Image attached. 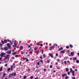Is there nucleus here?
I'll return each instance as SVG.
<instances>
[{
	"mask_svg": "<svg viewBox=\"0 0 79 79\" xmlns=\"http://www.w3.org/2000/svg\"><path fill=\"white\" fill-rule=\"evenodd\" d=\"M77 60V58L76 57H75V58L73 59V61H75V60Z\"/></svg>",
	"mask_w": 79,
	"mask_h": 79,
	"instance_id": "nucleus-25",
	"label": "nucleus"
},
{
	"mask_svg": "<svg viewBox=\"0 0 79 79\" xmlns=\"http://www.w3.org/2000/svg\"><path fill=\"white\" fill-rule=\"evenodd\" d=\"M27 78V76H25L23 77V79H25Z\"/></svg>",
	"mask_w": 79,
	"mask_h": 79,
	"instance_id": "nucleus-26",
	"label": "nucleus"
},
{
	"mask_svg": "<svg viewBox=\"0 0 79 79\" xmlns=\"http://www.w3.org/2000/svg\"><path fill=\"white\" fill-rule=\"evenodd\" d=\"M25 52H23V51H21V54L22 55H23V54H24V53H25Z\"/></svg>",
	"mask_w": 79,
	"mask_h": 79,
	"instance_id": "nucleus-19",
	"label": "nucleus"
},
{
	"mask_svg": "<svg viewBox=\"0 0 79 79\" xmlns=\"http://www.w3.org/2000/svg\"><path fill=\"white\" fill-rule=\"evenodd\" d=\"M4 43L5 42V44H6V43H7V40H4Z\"/></svg>",
	"mask_w": 79,
	"mask_h": 79,
	"instance_id": "nucleus-17",
	"label": "nucleus"
},
{
	"mask_svg": "<svg viewBox=\"0 0 79 79\" xmlns=\"http://www.w3.org/2000/svg\"><path fill=\"white\" fill-rule=\"evenodd\" d=\"M13 65H12L11 66V69H10L11 70H13Z\"/></svg>",
	"mask_w": 79,
	"mask_h": 79,
	"instance_id": "nucleus-24",
	"label": "nucleus"
},
{
	"mask_svg": "<svg viewBox=\"0 0 79 79\" xmlns=\"http://www.w3.org/2000/svg\"><path fill=\"white\" fill-rule=\"evenodd\" d=\"M4 54H5V53H2L1 54V56L2 57H3V56L4 55Z\"/></svg>",
	"mask_w": 79,
	"mask_h": 79,
	"instance_id": "nucleus-10",
	"label": "nucleus"
},
{
	"mask_svg": "<svg viewBox=\"0 0 79 79\" xmlns=\"http://www.w3.org/2000/svg\"><path fill=\"white\" fill-rule=\"evenodd\" d=\"M69 48V46H67L66 47V48H67V49Z\"/></svg>",
	"mask_w": 79,
	"mask_h": 79,
	"instance_id": "nucleus-35",
	"label": "nucleus"
},
{
	"mask_svg": "<svg viewBox=\"0 0 79 79\" xmlns=\"http://www.w3.org/2000/svg\"><path fill=\"white\" fill-rule=\"evenodd\" d=\"M33 77H34V76H31L30 77V79H32V78H33Z\"/></svg>",
	"mask_w": 79,
	"mask_h": 79,
	"instance_id": "nucleus-34",
	"label": "nucleus"
},
{
	"mask_svg": "<svg viewBox=\"0 0 79 79\" xmlns=\"http://www.w3.org/2000/svg\"><path fill=\"white\" fill-rule=\"evenodd\" d=\"M10 56V55H6V57L4 58V60H6L7 58V61H9V59H10V57L9 56Z\"/></svg>",
	"mask_w": 79,
	"mask_h": 79,
	"instance_id": "nucleus-2",
	"label": "nucleus"
},
{
	"mask_svg": "<svg viewBox=\"0 0 79 79\" xmlns=\"http://www.w3.org/2000/svg\"><path fill=\"white\" fill-rule=\"evenodd\" d=\"M8 49V47L6 46L4 47V50H5V51H7V50Z\"/></svg>",
	"mask_w": 79,
	"mask_h": 79,
	"instance_id": "nucleus-6",
	"label": "nucleus"
},
{
	"mask_svg": "<svg viewBox=\"0 0 79 79\" xmlns=\"http://www.w3.org/2000/svg\"><path fill=\"white\" fill-rule=\"evenodd\" d=\"M72 79H76V78L74 77H73Z\"/></svg>",
	"mask_w": 79,
	"mask_h": 79,
	"instance_id": "nucleus-61",
	"label": "nucleus"
},
{
	"mask_svg": "<svg viewBox=\"0 0 79 79\" xmlns=\"http://www.w3.org/2000/svg\"><path fill=\"white\" fill-rule=\"evenodd\" d=\"M28 61H29V59H26V62H28Z\"/></svg>",
	"mask_w": 79,
	"mask_h": 79,
	"instance_id": "nucleus-43",
	"label": "nucleus"
},
{
	"mask_svg": "<svg viewBox=\"0 0 79 79\" xmlns=\"http://www.w3.org/2000/svg\"><path fill=\"white\" fill-rule=\"evenodd\" d=\"M41 52H42V54H43L44 52V49H42V50L41 51Z\"/></svg>",
	"mask_w": 79,
	"mask_h": 79,
	"instance_id": "nucleus-33",
	"label": "nucleus"
},
{
	"mask_svg": "<svg viewBox=\"0 0 79 79\" xmlns=\"http://www.w3.org/2000/svg\"><path fill=\"white\" fill-rule=\"evenodd\" d=\"M44 71H46V69H44Z\"/></svg>",
	"mask_w": 79,
	"mask_h": 79,
	"instance_id": "nucleus-64",
	"label": "nucleus"
},
{
	"mask_svg": "<svg viewBox=\"0 0 79 79\" xmlns=\"http://www.w3.org/2000/svg\"><path fill=\"white\" fill-rule=\"evenodd\" d=\"M55 45H56V46H57V47H58V45H57V44H54V46H55Z\"/></svg>",
	"mask_w": 79,
	"mask_h": 79,
	"instance_id": "nucleus-53",
	"label": "nucleus"
},
{
	"mask_svg": "<svg viewBox=\"0 0 79 79\" xmlns=\"http://www.w3.org/2000/svg\"><path fill=\"white\" fill-rule=\"evenodd\" d=\"M40 62H41V63H43V60H40Z\"/></svg>",
	"mask_w": 79,
	"mask_h": 79,
	"instance_id": "nucleus-46",
	"label": "nucleus"
},
{
	"mask_svg": "<svg viewBox=\"0 0 79 79\" xmlns=\"http://www.w3.org/2000/svg\"><path fill=\"white\" fill-rule=\"evenodd\" d=\"M64 64H67L66 61H64Z\"/></svg>",
	"mask_w": 79,
	"mask_h": 79,
	"instance_id": "nucleus-39",
	"label": "nucleus"
},
{
	"mask_svg": "<svg viewBox=\"0 0 79 79\" xmlns=\"http://www.w3.org/2000/svg\"><path fill=\"white\" fill-rule=\"evenodd\" d=\"M57 69H60V68L59 67H57Z\"/></svg>",
	"mask_w": 79,
	"mask_h": 79,
	"instance_id": "nucleus-44",
	"label": "nucleus"
},
{
	"mask_svg": "<svg viewBox=\"0 0 79 79\" xmlns=\"http://www.w3.org/2000/svg\"><path fill=\"white\" fill-rule=\"evenodd\" d=\"M5 66H6H6H7V64H5Z\"/></svg>",
	"mask_w": 79,
	"mask_h": 79,
	"instance_id": "nucleus-63",
	"label": "nucleus"
},
{
	"mask_svg": "<svg viewBox=\"0 0 79 79\" xmlns=\"http://www.w3.org/2000/svg\"><path fill=\"white\" fill-rule=\"evenodd\" d=\"M29 53L30 54H32V52L31 51H30V52H29Z\"/></svg>",
	"mask_w": 79,
	"mask_h": 79,
	"instance_id": "nucleus-38",
	"label": "nucleus"
},
{
	"mask_svg": "<svg viewBox=\"0 0 79 79\" xmlns=\"http://www.w3.org/2000/svg\"><path fill=\"white\" fill-rule=\"evenodd\" d=\"M65 52V50H63L62 51H61L60 52V53H64Z\"/></svg>",
	"mask_w": 79,
	"mask_h": 79,
	"instance_id": "nucleus-8",
	"label": "nucleus"
},
{
	"mask_svg": "<svg viewBox=\"0 0 79 79\" xmlns=\"http://www.w3.org/2000/svg\"><path fill=\"white\" fill-rule=\"evenodd\" d=\"M69 46L70 48H73V46L72 44H70Z\"/></svg>",
	"mask_w": 79,
	"mask_h": 79,
	"instance_id": "nucleus-18",
	"label": "nucleus"
},
{
	"mask_svg": "<svg viewBox=\"0 0 79 79\" xmlns=\"http://www.w3.org/2000/svg\"><path fill=\"white\" fill-rule=\"evenodd\" d=\"M65 79H68V77L66 76L65 77Z\"/></svg>",
	"mask_w": 79,
	"mask_h": 79,
	"instance_id": "nucleus-45",
	"label": "nucleus"
},
{
	"mask_svg": "<svg viewBox=\"0 0 79 79\" xmlns=\"http://www.w3.org/2000/svg\"><path fill=\"white\" fill-rule=\"evenodd\" d=\"M37 48H37V47H35L34 48V50H37Z\"/></svg>",
	"mask_w": 79,
	"mask_h": 79,
	"instance_id": "nucleus-16",
	"label": "nucleus"
},
{
	"mask_svg": "<svg viewBox=\"0 0 79 79\" xmlns=\"http://www.w3.org/2000/svg\"><path fill=\"white\" fill-rule=\"evenodd\" d=\"M14 45H16V43L14 42Z\"/></svg>",
	"mask_w": 79,
	"mask_h": 79,
	"instance_id": "nucleus-56",
	"label": "nucleus"
},
{
	"mask_svg": "<svg viewBox=\"0 0 79 79\" xmlns=\"http://www.w3.org/2000/svg\"><path fill=\"white\" fill-rule=\"evenodd\" d=\"M27 59V58L26 57L24 59H23V61H24V60H25Z\"/></svg>",
	"mask_w": 79,
	"mask_h": 79,
	"instance_id": "nucleus-48",
	"label": "nucleus"
},
{
	"mask_svg": "<svg viewBox=\"0 0 79 79\" xmlns=\"http://www.w3.org/2000/svg\"><path fill=\"white\" fill-rule=\"evenodd\" d=\"M6 75V73H4L3 74V77H5Z\"/></svg>",
	"mask_w": 79,
	"mask_h": 79,
	"instance_id": "nucleus-27",
	"label": "nucleus"
},
{
	"mask_svg": "<svg viewBox=\"0 0 79 79\" xmlns=\"http://www.w3.org/2000/svg\"><path fill=\"white\" fill-rule=\"evenodd\" d=\"M73 71V69L71 68L70 69V72L72 73V72Z\"/></svg>",
	"mask_w": 79,
	"mask_h": 79,
	"instance_id": "nucleus-28",
	"label": "nucleus"
},
{
	"mask_svg": "<svg viewBox=\"0 0 79 79\" xmlns=\"http://www.w3.org/2000/svg\"><path fill=\"white\" fill-rule=\"evenodd\" d=\"M67 74H68V75H69V74H70V72H68L67 73Z\"/></svg>",
	"mask_w": 79,
	"mask_h": 79,
	"instance_id": "nucleus-41",
	"label": "nucleus"
},
{
	"mask_svg": "<svg viewBox=\"0 0 79 79\" xmlns=\"http://www.w3.org/2000/svg\"><path fill=\"white\" fill-rule=\"evenodd\" d=\"M40 42H38L36 43V44L37 45H40Z\"/></svg>",
	"mask_w": 79,
	"mask_h": 79,
	"instance_id": "nucleus-20",
	"label": "nucleus"
},
{
	"mask_svg": "<svg viewBox=\"0 0 79 79\" xmlns=\"http://www.w3.org/2000/svg\"><path fill=\"white\" fill-rule=\"evenodd\" d=\"M19 49L21 50H22L23 49V46H20L19 47Z\"/></svg>",
	"mask_w": 79,
	"mask_h": 79,
	"instance_id": "nucleus-11",
	"label": "nucleus"
},
{
	"mask_svg": "<svg viewBox=\"0 0 79 79\" xmlns=\"http://www.w3.org/2000/svg\"><path fill=\"white\" fill-rule=\"evenodd\" d=\"M66 72H68V71H69V70L67 68H66Z\"/></svg>",
	"mask_w": 79,
	"mask_h": 79,
	"instance_id": "nucleus-29",
	"label": "nucleus"
},
{
	"mask_svg": "<svg viewBox=\"0 0 79 79\" xmlns=\"http://www.w3.org/2000/svg\"><path fill=\"white\" fill-rule=\"evenodd\" d=\"M63 48L60 47L59 48L58 50L59 51H60V50H63Z\"/></svg>",
	"mask_w": 79,
	"mask_h": 79,
	"instance_id": "nucleus-12",
	"label": "nucleus"
},
{
	"mask_svg": "<svg viewBox=\"0 0 79 79\" xmlns=\"http://www.w3.org/2000/svg\"><path fill=\"white\" fill-rule=\"evenodd\" d=\"M56 56H58V54L57 53H56Z\"/></svg>",
	"mask_w": 79,
	"mask_h": 79,
	"instance_id": "nucleus-37",
	"label": "nucleus"
},
{
	"mask_svg": "<svg viewBox=\"0 0 79 79\" xmlns=\"http://www.w3.org/2000/svg\"><path fill=\"white\" fill-rule=\"evenodd\" d=\"M30 71H31V69H28L27 70L28 72H29Z\"/></svg>",
	"mask_w": 79,
	"mask_h": 79,
	"instance_id": "nucleus-36",
	"label": "nucleus"
},
{
	"mask_svg": "<svg viewBox=\"0 0 79 79\" xmlns=\"http://www.w3.org/2000/svg\"><path fill=\"white\" fill-rule=\"evenodd\" d=\"M47 62L48 63H50V61H49V60H47Z\"/></svg>",
	"mask_w": 79,
	"mask_h": 79,
	"instance_id": "nucleus-54",
	"label": "nucleus"
},
{
	"mask_svg": "<svg viewBox=\"0 0 79 79\" xmlns=\"http://www.w3.org/2000/svg\"><path fill=\"white\" fill-rule=\"evenodd\" d=\"M16 73L15 72L14 73H12L10 75H9L8 77L9 78H10V77H11L13 76H14V77L16 76Z\"/></svg>",
	"mask_w": 79,
	"mask_h": 79,
	"instance_id": "nucleus-1",
	"label": "nucleus"
},
{
	"mask_svg": "<svg viewBox=\"0 0 79 79\" xmlns=\"http://www.w3.org/2000/svg\"><path fill=\"white\" fill-rule=\"evenodd\" d=\"M43 56H44L45 58V54H43Z\"/></svg>",
	"mask_w": 79,
	"mask_h": 79,
	"instance_id": "nucleus-60",
	"label": "nucleus"
},
{
	"mask_svg": "<svg viewBox=\"0 0 79 79\" xmlns=\"http://www.w3.org/2000/svg\"><path fill=\"white\" fill-rule=\"evenodd\" d=\"M10 68H9L7 69V71H10Z\"/></svg>",
	"mask_w": 79,
	"mask_h": 79,
	"instance_id": "nucleus-23",
	"label": "nucleus"
},
{
	"mask_svg": "<svg viewBox=\"0 0 79 79\" xmlns=\"http://www.w3.org/2000/svg\"><path fill=\"white\" fill-rule=\"evenodd\" d=\"M70 54L71 55H72V56H73V55H74V52H71Z\"/></svg>",
	"mask_w": 79,
	"mask_h": 79,
	"instance_id": "nucleus-14",
	"label": "nucleus"
},
{
	"mask_svg": "<svg viewBox=\"0 0 79 79\" xmlns=\"http://www.w3.org/2000/svg\"><path fill=\"white\" fill-rule=\"evenodd\" d=\"M40 59H41L42 60V59H43V58L42 57L40 56Z\"/></svg>",
	"mask_w": 79,
	"mask_h": 79,
	"instance_id": "nucleus-49",
	"label": "nucleus"
},
{
	"mask_svg": "<svg viewBox=\"0 0 79 79\" xmlns=\"http://www.w3.org/2000/svg\"><path fill=\"white\" fill-rule=\"evenodd\" d=\"M21 64H22V62H20L19 64V65H21Z\"/></svg>",
	"mask_w": 79,
	"mask_h": 79,
	"instance_id": "nucleus-40",
	"label": "nucleus"
},
{
	"mask_svg": "<svg viewBox=\"0 0 79 79\" xmlns=\"http://www.w3.org/2000/svg\"><path fill=\"white\" fill-rule=\"evenodd\" d=\"M6 53L8 54V55H10V53H11V50H10L9 51H8L6 52Z\"/></svg>",
	"mask_w": 79,
	"mask_h": 79,
	"instance_id": "nucleus-4",
	"label": "nucleus"
},
{
	"mask_svg": "<svg viewBox=\"0 0 79 79\" xmlns=\"http://www.w3.org/2000/svg\"><path fill=\"white\" fill-rule=\"evenodd\" d=\"M72 68L73 69H74V68H75V66H73V67H72Z\"/></svg>",
	"mask_w": 79,
	"mask_h": 79,
	"instance_id": "nucleus-62",
	"label": "nucleus"
},
{
	"mask_svg": "<svg viewBox=\"0 0 79 79\" xmlns=\"http://www.w3.org/2000/svg\"><path fill=\"white\" fill-rule=\"evenodd\" d=\"M55 46H52L50 47L49 48V49L50 50H53V49H54L55 48Z\"/></svg>",
	"mask_w": 79,
	"mask_h": 79,
	"instance_id": "nucleus-3",
	"label": "nucleus"
},
{
	"mask_svg": "<svg viewBox=\"0 0 79 79\" xmlns=\"http://www.w3.org/2000/svg\"><path fill=\"white\" fill-rule=\"evenodd\" d=\"M0 45L2 47V45H3V44L1 43L0 42Z\"/></svg>",
	"mask_w": 79,
	"mask_h": 79,
	"instance_id": "nucleus-30",
	"label": "nucleus"
},
{
	"mask_svg": "<svg viewBox=\"0 0 79 79\" xmlns=\"http://www.w3.org/2000/svg\"><path fill=\"white\" fill-rule=\"evenodd\" d=\"M12 54L13 55H16L17 54V52H12Z\"/></svg>",
	"mask_w": 79,
	"mask_h": 79,
	"instance_id": "nucleus-9",
	"label": "nucleus"
},
{
	"mask_svg": "<svg viewBox=\"0 0 79 79\" xmlns=\"http://www.w3.org/2000/svg\"><path fill=\"white\" fill-rule=\"evenodd\" d=\"M72 74L74 73L75 71H73L72 72Z\"/></svg>",
	"mask_w": 79,
	"mask_h": 79,
	"instance_id": "nucleus-47",
	"label": "nucleus"
},
{
	"mask_svg": "<svg viewBox=\"0 0 79 79\" xmlns=\"http://www.w3.org/2000/svg\"><path fill=\"white\" fill-rule=\"evenodd\" d=\"M53 68V66L52 65H50V68Z\"/></svg>",
	"mask_w": 79,
	"mask_h": 79,
	"instance_id": "nucleus-32",
	"label": "nucleus"
},
{
	"mask_svg": "<svg viewBox=\"0 0 79 79\" xmlns=\"http://www.w3.org/2000/svg\"><path fill=\"white\" fill-rule=\"evenodd\" d=\"M39 52L40 51H38L36 52V55H38V54H39Z\"/></svg>",
	"mask_w": 79,
	"mask_h": 79,
	"instance_id": "nucleus-21",
	"label": "nucleus"
},
{
	"mask_svg": "<svg viewBox=\"0 0 79 79\" xmlns=\"http://www.w3.org/2000/svg\"><path fill=\"white\" fill-rule=\"evenodd\" d=\"M67 52H68V53H69V50H68L67 51Z\"/></svg>",
	"mask_w": 79,
	"mask_h": 79,
	"instance_id": "nucleus-58",
	"label": "nucleus"
},
{
	"mask_svg": "<svg viewBox=\"0 0 79 79\" xmlns=\"http://www.w3.org/2000/svg\"><path fill=\"white\" fill-rule=\"evenodd\" d=\"M49 56H51V58H53V54L52 53H49Z\"/></svg>",
	"mask_w": 79,
	"mask_h": 79,
	"instance_id": "nucleus-7",
	"label": "nucleus"
},
{
	"mask_svg": "<svg viewBox=\"0 0 79 79\" xmlns=\"http://www.w3.org/2000/svg\"><path fill=\"white\" fill-rule=\"evenodd\" d=\"M40 45L41 47H42L43 46V44H40Z\"/></svg>",
	"mask_w": 79,
	"mask_h": 79,
	"instance_id": "nucleus-52",
	"label": "nucleus"
},
{
	"mask_svg": "<svg viewBox=\"0 0 79 79\" xmlns=\"http://www.w3.org/2000/svg\"><path fill=\"white\" fill-rule=\"evenodd\" d=\"M1 42L2 43V44H5V42L2 40H1Z\"/></svg>",
	"mask_w": 79,
	"mask_h": 79,
	"instance_id": "nucleus-22",
	"label": "nucleus"
},
{
	"mask_svg": "<svg viewBox=\"0 0 79 79\" xmlns=\"http://www.w3.org/2000/svg\"><path fill=\"white\" fill-rule=\"evenodd\" d=\"M72 76H75V74H74V73H73Z\"/></svg>",
	"mask_w": 79,
	"mask_h": 79,
	"instance_id": "nucleus-57",
	"label": "nucleus"
},
{
	"mask_svg": "<svg viewBox=\"0 0 79 79\" xmlns=\"http://www.w3.org/2000/svg\"><path fill=\"white\" fill-rule=\"evenodd\" d=\"M68 58V57L67 56L65 58V59L66 60H67Z\"/></svg>",
	"mask_w": 79,
	"mask_h": 79,
	"instance_id": "nucleus-42",
	"label": "nucleus"
},
{
	"mask_svg": "<svg viewBox=\"0 0 79 79\" xmlns=\"http://www.w3.org/2000/svg\"><path fill=\"white\" fill-rule=\"evenodd\" d=\"M7 46L9 48H11V45L10 44V43H8L7 44Z\"/></svg>",
	"mask_w": 79,
	"mask_h": 79,
	"instance_id": "nucleus-5",
	"label": "nucleus"
},
{
	"mask_svg": "<svg viewBox=\"0 0 79 79\" xmlns=\"http://www.w3.org/2000/svg\"><path fill=\"white\" fill-rule=\"evenodd\" d=\"M67 62L68 63H70V62L69 60L67 61Z\"/></svg>",
	"mask_w": 79,
	"mask_h": 79,
	"instance_id": "nucleus-50",
	"label": "nucleus"
},
{
	"mask_svg": "<svg viewBox=\"0 0 79 79\" xmlns=\"http://www.w3.org/2000/svg\"><path fill=\"white\" fill-rule=\"evenodd\" d=\"M62 77H64V76H66V75L65 73H63L62 74Z\"/></svg>",
	"mask_w": 79,
	"mask_h": 79,
	"instance_id": "nucleus-13",
	"label": "nucleus"
},
{
	"mask_svg": "<svg viewBox=\"0 0 79 79\" xmlns=\"http://www.w3.org/2000/svg\"><path fill=\"white\" fill-rule=\"evenodd\" d=\"M76 62L77 63H79V61L78 60H77L76 61Z\"/></svg>",
	"mask_w": 79,
	"mask_h": 79,
	"instance_id": "nucleus-31",
	"label": "nucleus"
},
{
	"mask_svg": "<svg viewBox=\"0 0 79 79\" xmlns=\"http://www.w3.org/2000/svg\"><path fill=\"white\" fill-rule=\"evenodd\" d=\"M57 61H58V62L60 61V60L59 59H57Z\"/></svg>",
	"mask_w": 79,
	"mask_h": 79,
	"instance_id": "nucleus-59",
	"label": "nucleus"
},
{
	"mask_svg": "<svg viewBox=\"0 0 79 79\" xmlns=\"http://www.w3.org/2000/svg\"><path fill=\"white\" fill-rule=\"evenodd\" d=\"M40 64V63H39V62H38L37 63V65H39Z\"/></svg>",
	"mask_w": 79,
	"mask_h": 79,
	"instance_id": "nucleus-55",
	"label": "nucleus"
},
{
	"mask_svg": "<svg viewBox=\"0 0 79 79\" xmlns=\"http://www.w3.org/2000/svg\"><path fill=\"white\" fill-rule=\"evenodd\" d=\"M15 57H18V55H17L15 56Z\"/></svg>",
	"mask_w": 79,
	"mask_h": 79,
	"instance_id": "nucleus-51",
	"label": "nucleus"
},
{
	"mask_svg": "<svg viewBox=\"0 0 79 79\" xmlns=\"http://www.w3.org/2000/svg\"><path fill=\"white\" fill-rule=\"evenodd\" d=\"M3 69V67H2L0 68V71H2V70Z\"/></svg>",
	"mask_w": 79,
	"mask_h": 79,
	"instance_id": "nucleus-15",
	"label": "nucleus"
}]
</instances>
